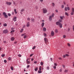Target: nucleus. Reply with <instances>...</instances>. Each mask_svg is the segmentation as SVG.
Segmentation results:
<instances>
[{"instance_id": "69168bd1", "label": "nucleus", "mask_w": 74, "mask_h": 74, "mask_svg": "<svg viewBox=\"0 0 74 74\" xmlns=\"http://www.w3.org/2000/svg\"><path fill=\"white\" fill-rule=\"evenodd\" d=\"M16 11V9H14V12H15Z\"/></svg>"}, {"instance_id": "ea45409f", "label": "nucleus", "mask_w": 74, "mask_h": 74, "mask_svg": "<svg viewBox=\"0 0 74 74\" xmlns=\"http://www.w3.org/2000/svg\"><path fill=\"white\" fill-rule=\"evenodd\" d=\"M40 65H41V66H42V65H43V62H41Z\"/></svg>"}, {"instance_id": "bf43d9fd", "label": "nucleus", "mask_w": 74, "mask_h": 74, "mask_svg": "<svg viewBox=\"0 0 74 74\" xmlns=\"http://www.w3.org/2000/svg\"><path fill=\"white\" fill-rule=\"evenodd\" d=\"M56 12H58V10H56Z\"/></svg>"}, {"instance_id": "423d86ee", "label": "nucleus", "mask_w": 74, "mask_h": 74, "mask_svg": "<svg viewBox=\"0 0 74 74\" xmlns=\"http://www.w3.org/2000/svg\"><path fill=\"white\" fill-rule=\"evenodd\" d=\"M6 4L8 5H10L12 4V3L11 2H6Z\"/></svg>"}, {"instance_id": "a878e982", "label": "nucleus", "mask_w": 74, "mask_h": 74, "mask_svg": "<svg viewBox=\"0 0 74 74\" xmlns=\"http://www.w3.org/2000/svg\"><path fill=\"white\" fill-rule=\"evenodd\" d=\"M58 30L57 29H56L55 30V32H56V33H58Z\"/></svg>"}, {"instance_id": "f03ea898", "label": "nucleus", "mask_w": 74, "mask_h": 74, "mask_svg": "<svg viewBox=\"0 0 74 74\" xmlns=\"http://www.w3.org/2000/svg\"><path fill=\"white\" fill-rule=\"evenodd\" d=\"M43 12L44 14H45L47 12V10L46 8H43L42 9Z\"/></svg>"}, {"instance_id": "3c124183", "label": "nucleus", "mask_w": 74, "mask_h": 74, "mask_svg": "<svg viewBox=\"0 0 74 74\" xmlns=\"http://www.w3.org/2000/svg\"><path fill=\"white\" fill-rule=\"evenodd\" d=\"M4 63H7V60H4Z\"/></svg>"}, {"instance_id": "49530a36", "label": "nucleus", "mask_w": 74, "mask_h": 74, "mask_svg": "<svg viewBox=\"0 0 74 74\" xmlns=\"http://www.w3.org/2000/svg\"><path fill=\"white\" fill-rule=\"evenodd\" d=\"M66 35H64L63 36V37L64 38H66Z\"/></svg>"}, {"instance_id": "c03bdc74", "label": "nucleus", "mask_w": 74, "mask_h": 74, "mask_svg": "<svg viewBox=\"0 0 74 74\" xmlns=\"http://www.w3.org/2000/svg\"><path fill=\"white\" fill-rule=\"evenodd\" d=\"M54 65L55 66H57V64L56 63H54Z\"/></svg>"}, {"instance_id": "6ab92c4d", "label": "nucleus", "mask_w": 74, "mask_h": 74, "mask_svg": "<svg viewBox=\"0 0 74 74\" xmlns=\"http://www.w3.org/2000/svg\"><path fill=\"white\" fill-rule=\"evenodd\" d=\"M8 60H10V61L11 60V57H9L8 58Z\"/></svg>"}, {"instance_id": "09e8293b", "label": "nucleus", "mask_w": 74, "mask_h": 74, "mask_svg": "<svg viewBox=\"0 0 74 74\" xmlns=\"http://www.w3.org/2000/svg\"><path fill=\"white\" fill-rule=\"evenodd\" d=\"M47 70H49V66H47Z\"/></svg>"}, {"instance_id": "f257e3e1", "label": "nucleus", "mask_w": 74, "mask_h": 74, "mask_svg": "<svg viewBox=\"0 0 74 74\" xmlns=\"http://www.w3.org/2000/svg\"><path fill=\"white\" fill-rule=\"evenodd\" d=\"M3 15L4 16L5 18H8V15H7V13H6L5 12H3Z\"/></svg>"}, {"instance_id": "864d4df0", "label": "nucleus", "mask_w": 74, "mask_h": 74, "mask_svg": "<svg viewBox=\"0 0 74 74\" xmlns=\"http://www.w3.org/2000/svg\"><path fill=\"white\" fill-rule=\"evenodd\" d=\"M64 5H62V8H64Z\"/></svg>"}, {"instance_id": "c85d7f7f", "label": "nucleus", "mask_w": 74, "mask_h": 74, "mask_svg": "<svg viewBox=\"0 0 74 74\" xmlns=\"http://www.w3.org/2000/svg\"><path fill=\"white\" fill-rule=\"evenodd\" d=\"M68 71V70H65L64 71V73H67V72Z\"/></svg>"}, {"instance_id": "a211bd4d", "label": "nucleus", "mask_w": 74, "mask_h": 74, "mask_svg": "<svg viewBox=\"0 0 74 74\" xmlns=\"http://www.w3.org/2000/svg\"><path fill=\"white\" fill-rule=\"evenodd\" d=\"M43 30L45 32L46 30V29L45 27H44L43 28Z\"/></svg>"}, {"instance_id": "2f4dec72", "label": "nucleus", "mask_w": 74, "mask_h": 74, "mask_svg": "<svg viewBox=\"0 0 74 74\" xmlns=\"http://www.w3.org/2000/svg\"><path fill=\"white\" fill-rule=\"evenodd\" d=\"M13 4H14V5H16V4L15 3V2H13Z\"/></svg>"}, {"instance_id": "5701e85b", "label": "nucleus", "mask_w": 74, "mask_h": 74, "mask_svg": "<svg viewBox=\"0 0 74 74\" xmlns=\"http://www.w3.org/2000/svg\"><path fill=\"white\" fill-rule=\"evenodd\" d=\"M23 29H22L20 31V32L22 33V32H23Z\"/></svg>"}, {"instance_id": "39448f33", "label": "nucleus", "mask_w": 74, "mask_h": 74, "mask_svg": "<svg viewBox=\"0 0 74 74\" xmlns=\"http://www.w3.org/2000/svg\"><path fill=\"white\" fill-rule=\"evenodd\" d=\"M51 36H52V37H53V36H54L55 35V33H54V32H53V31H51Z\"/></svg>"}, {"instance_id": "dca6fc26", "label": "nucleus", "mask_w": 74, "mask_h": 74, "mask_svg": "<svg viewBox=\"0 0 74 74\" xmlns=\"http://www.w3.org/2000/svg\"><path fill=\"white\" fill-rule=\"evenodd\" d=\"M31 21L33 22H34V18H32Z\"/></svg>"}, {"instance_id": "1a4fd4ad", "label": "nucleus", "mask_w": 74, "mask_h": 74, "mask_svg": "<svg viewBox=\"0 0 74 74\" xmlns=\"http://www.w3.org/2000/svg\"><path fill=\"white\" fill-rule=\"evenodd\" d=\"M56 25H59L60 23V22H56Z\"/></svg>"}, {"instance_id": "ddd939ff", "label": "nucleus", "mask_w": 74, "mask_h": 74, "mask_svg": "<svg viewBox=\"0 0 74 74\" xmlns=\"http://www.w3.org/2000/svg\"><path fill=\"white\" fill-rule=\"evenodd\" d=\"M59 26L60 28H62V24L60 23Z\"/></svg>"}, {"instance_id": "bb28decb", "label": "nucleus", "mask_w": 74, "mask_h": 74, "mask_svg": "<svg viewBox=\"0 0 74 74\" xmlns=\"http://www.w3.org/2000/svg\"><path fill=\"white\" fill-rule=\"evenodd\" d=\"M60 18L61 19V20L63 19V16H60Z\"/></svg>"}, {"instance_id": "c9c22d12", "label": "nucleus", "mask_w": 74, "mask_h": 74, "mask_svg": "<svg viewBox=\"0 0 74 74\" xmlns=\"http://www.w3.org/2000/svg\"><path fill=\"white\" fill-rule=\"evenodd\" d=\"M67 9L68 10H70V8L69 7H67Z\"/></svg>"}, {"instance_id": "412c9836", "label": "nucleus", "mask_w": 74, "mask_h": 74, "mask_svg": "<svg viewBox=\"0 0 74 74\" xmlns=\"http://www.w3.org/2000/svg\"><path fill=\"white\" fill-rule=\"evenodd\" d=\"M14 32H15V31L14 30H13L10 32V33H13Z\"/></svg>"}, {"instance_id": "5fc2aeb1", "label": "nucleus", "mask_w": 74, "mask_h": 74, "mask_svg": "<svg viewBox=\"0 0 74 74\" xmlns=\"http://www.w3.org/2000/svg\"><path fill=\"white\" fill-rule=\"evenodd\" d=\"M65 56H69V55H68V54H65Z\"/></svg>"}, {"instance_id": "7c9ffc66", "label": "nucleus", "mask_w": 74, "mask_h": 74, "mask_svg": "<svg viewBox=\"0 0 74 74\" xmlns=\"http://www.w3.org/2000/svg\"><path fill=\"white\" fill-rule=\"evenodd\" d=\"M24 10H25V9H23L21 10V12H23V11H24Z\"/></svg>"}, {"instance_id": "b1692460", "label": "nucleus", "mask_w": 74, "mask_h": 74, "mask_svg": "<svg viewBox=\"0 0 74 74\" xmlns=\"http://www.w3.org/2000/svg\"><path fill=\"white\" fill-rule=\"evenodd\" d=\"M72 12H74V8H72Z\"/></svg>"}, {"instance_id": "c756f323", "label": "nucleus", "mask_w": 74, "mask_h": 74, "mask_svg": "<svg viewBox=\"0 0 74 74\" xmlns=\"http://www.w3.org/2000/svg\"><path fill=\"white\" fill-rule=\"evenodd\" d=\"M67 8L66 7H65V11H67Z\"/></svg>"}, {"instance_id": "0e129e2a", "label": "nucleus", "mask_w": 74, "mask_h": 74, "mask_svg": "<svg viewBox=\"0 0 74 74\" xmlns=\"http://www.w3.org/2000/svg\"><path fill=\"white\" fill-rule=\"evenodd\" d=\"M34 60V59L33 58H32L31 59V60L32 61H33Z\"/></svg>"}, {"instance_id": "052dcab7", "label": "nucleus", "mask_w": 74, "mask_h": 74, "mask_svg": "<svg viewBox=\"0 0 74 74\" xmlns=\"http://www.w3.org/2000/svg\"><path fill=\"white\" fill-rule=\"evenodd\" d=\"M43 0H40V2H43Z\"/></svg>"}, {"instance_id": "f8f14e48", "label": "nucleus", "mask_w": 74, "mask_h": 74, "mask_svg": "<svg viewBox=\"0 0 74 74\" xmlns=\"http://www.w3.org/2000/svg\"><path fill=\"white\" fill-rule=\"evenodd\" d=\"M41 26L42 27H44V22H43L42 23Z\"/></svg>"}, {"instance_id": "4468645a", "label": "nucleus", "mask_w": 74, "mask_h": 74, "mask_svg": "<svg viewBox=\"0 0 74 74\" xmlns=\"http://www.w3.org/2000/svg\"><path fill=\"white\" fill-rule=\"evenodd\" d=\"M34 70L35 71H37L38 70V68L36 67L35 68V69H34Z\"/></svg>"}, {"instance_id": "cd10ccee", "label": "nucleus", "mask_w": 74, "mask_h": 74, "mask_svg": "<svg viewBox=\"0 0 74 74\" xmlns=\"http://www.w3.org/2000/svg\"><path fill=\"white\" fill-rule=\"evenodd\" d=\"M74 12H71V15H74Z\"/></svg>"}, {"instance_id": "f704fd0d", "label": "nucleus", "mask_w": 74, "mask_h": 74, "mask_svg": "<svg viewBox=\"0 0 74 74\" xmlns=\"http://www.w3.org/2000/svg\"><path fill=\"white\" fill-rule=\"evenodd\" d=\"M8 15L9 16H11V15L10 13H8Z\"/></svg>"}, {"instance_id": "6e6552de", "label": "nucleus", "mask_w": 74, "mask_h": 74, "mask_svg": "<svg viewBox=\"0 0 74 74\" xmlns=\"http://www.w3.org/2000/svg\"><path fill=\"white\" fill-rule=\"evenodd\" d=\"M17 18L16 17H14V18L13 19V20L14 21V22H16V18Z\"/></svg>"}, {"instance_id": "4d7b16f0", "label": "nucleus", "mask_w": 74, "mask_h": 74, "mask_svg": "<svg viewBox=\"0 0 74 74\" xmlns=\"http://www.w3.org/2000/svg\"><path fill=\"white\" fill-rule=\"evenodd\" d=\"M59 59H60V60H62V58H61L60 57H59L58 58Z\"/></svg>"}, {"instance_id": "79ce46f5", "label": "nucleus", "mask_w": 74, "mask_h": 74, "mask_svg": "<svg viewBox=\"0 0 74 74\" xmlns=\"http://www.w3.org/2000/svg\"><path fill=\"white\" fill-rule=\"evenodd\" d=\"M2 57H4V56H5V54H2L1 55Z\"/></svg>"}, {"instance_id": "0eeeda50", "label": "nucleus", "mask_w": 74, "mask_h": 74, "mask_svg": "<svg viewBox=\"0 0 74 74\" xmlns=\"http://www.w3.org/2000/svg\"><path fill=\"white\" fill-rule=\"evenodd\" d=\"M52 16H49V20L50 21H52Z\"/></svg>"}, {"instance_id": "393cba45", "label": "nucleus", "mask_w": 74, "mask_h": 74, "mask_svg": "<svg viewBox=\"0 0 74 74\" xmlns=\"http://www.w3.org/2000/svg\"><path fill=\"white\" fill-rule=\"evenodd\" d=\"M39 71H41V66H40L39 67Z\"/></svg>"}, {"instance_id": "9b49d317", "label": "nucleus", "mask_w": 74, "mask_h": 74, "mask_svg": "<svg viewBox=\"0 0 74 74\" xmlns=\"http://www.w3.org/2000/svg\"><path fill=\"white\" fill-rule=\"evenodd\" d=\"M14 40H15V38H14L13 37H12L11 38V41H13Z\"/></svg>"}, {"instance_id": "72a5a7b5", "label": "nucleus", "mask_w": 74, "mask_h": 74, "mask_svg": "<svg viewBox=\"0 0 74 74\" xmlns=\"http://www.w3.org/2000/svg\"><path fill=\"white\" fill-rule=\"evenodd\" d=\"M54 13H53L51 15V17H53V16H54Z\"/></svg>"}, {"instance_id": "680f3d73", "label": "nucleus", "mask_w": 74, "mask_h": 74, "mask_svg": "<svg viewBox=\"0 0 74 74\" xmlns=\"http://www.w3.org/2000/svg\"><path fill=\"white\" fill-rule=\"evenodd\" d=\"M63 58H65V57H66V55H63Z\"/></svg>"}, {"instance_id": "20e7f679", "label": "nucleus", "mask_w": 74, "mask_h": 74, "mask_svg": "<svg viewBox=\"0 0 74 74\" xmlns=\"http://www.w3.org/2000/svg\"><path fill=\"white\" fill-rule=\"evenodd\" d=\"M3 33L4 34L8 33V31L7 29H5L3 31Z\"/></svg>"}, {"instance_id": "774afa93", "label": "nucleus", "mask_w": 74, "mask_h": 74, "mask_svg": "<svg viewBox=\"0 0 74 74\" xmlns=\"http://www.w3.org/2000/svg\"><path fill=\"white\" fill-rule=\"evenodd\" d=\"M73 30L74 32V26H73Z\"/></svg>"}, {"instance_id": "603ef678", "label": "nucleus", "mask_w": 74, "mask_h": 74, "mask_svg": "<svg viewBox=\"0 0 74 74\" xmlns=\"http://www.w3.org/2000/svg\"><path fill=\"white\" fill-rule=\"evenodd\" d=\"M53 68L54 69H56V66H53Z\"/></svg>"}, {"instance_id": "4be33fe9", "label": "nucleus", "mask_w": 74, "mask_h": 74, "mask_svg": "<svg viewBox=\"0 0 74 74\" xmlns=\"http://www.w3.org/2000/svg\"><path fill=\"white\" fill-rule=\"evenodd\" d=\"M11 70H12V71H13V70H14V68H13V67H12V66L11 67Z\"/></svg>"}, {"instance_id": "7ed1b4c3", "label": "nucleus", "mask_w": 74, "mask_h": 74, "mask_svg": "<svg viewBox=\"0 0 74 74\" xmlns=\"http://www.w3.org/2000/svg\"><path fill=\"white\" fill-rule=\"evenodd\" d=\"M44 40L45 41V42L46 44H47V43L48 42V39H47V38H44Z\"/></svg>"}, {"instance_id": "37998d69", "label": "nucleus", "mask_w": 74, "mask_h": 74, "mask_svg": "<svg viewBox=\"0 0 74 74\" xmlns=\"http://www.w3.org/2000/svg\"><path fill=\"white\" fill-rule=\"evenodd\" d=\"M52 5L53 7H54V6H55V3H52Z\"/></svg>"}, {"instance_id": "4c0bfd02", "label": "nucleus", "mask_w": 74, "mask_h": 74, "mask_svg": "<svg viewBox=\"0 0 74 74\" xmlns=\"http://www.w3.org/2000/svg\"><path fill=\"white\" fill-rule=\"evenodd\" d=\"M58 21L59 22H62V20H59Z\"/></svg>"}, {"instance_id": "f3484780", "label": "nucleus", "mask_w": 74, "mask_h": 74, "mask_svg": "<svg viewBox=\"0 0 74 74\" xmlns=\"http://www.w3.org/2000/svg\"><path fill=\"white\" fill-rule=\"evenodd\" d=\"M65 15H67V16H68L69 15V14H68V13L66 12H65Z\"/></svg>"}, {"instance_id": "a18cd8bd", "label": "nucleus", "mask_w": 74, "mask_h": 74, "mask_svg": "<svg viewBox=\"0 0 74 74\" xmlns=\"http://www.w3.org/2000/svg\"><path fill=\"white\" fill-rule=\"evenodd\" d=\"M18 55L19 57H21L22 56L21 54H18Z\"/></svg>"}, {"instance_id": "a19ab883", "label": "nucleus", "mask_w": 74, "mask_h": 74, "mask_svg": "<svg viewBox=\"0 0 74 74\" xmlns=\"http://www.w3.org/2000/svg\"><path fill=\"white\" fill-rule=\"evenodd\" d=\"M44 37H46L47 36V34L45 33H44Z\"/></svg>"}, {"instance_id": "e2e57ef3", "label": "nucleus", "mask_w": 74, "mask_h": 74, "mask_svg": "<svg viewBox=\"0 0 74 74\" xmlns=\"http://www.w3.org/2000/svg\"><path fill=\"white\" fill-rule=\"evenodd\" d=\"M34 64H36V63H37V62L36 61L34 62Z\"/></svg>"}, {"instance_id": "473e14b6", "label": "nucleus", "mask_w": 74, "mask_h": 74, "mask_svg": "<svg viewBox=\"0 0 74 74\" xmlns=\"http://www.w3.org/2000/svg\"><path fill=\"white\" fill-rule=\"evenodd\" d=\"M67 45L69 47H70V46H71L70 44V43H68Z\"/></svg>"}, {"instance_id": "8fccbe9b", "label": "nucleus", "mask_w": 74, "mask_h": 74, "mask_svg": "<svg viewBox=\"0 0 74 74\" xmlns=\"http://www.w3.org/2000/svg\"><path fill=\"white\" fill-rule=\"evenodd\" d=\"M30 19V18L29 17H28V18H27V20L28 21H29Z\"/></svg>"}, {"instance_id": "13d9d810", "label": "nucleus", "mask_w": 74, "mask_h": 74, "mask_svg": "<svg viewBox=\"0 0 74 74\" xmlns=\"http://www.w3.org/2000/svg\"><path fill=\"white\" fill-rule=\"evenodd\" d=\"M26 35L24 36V38H26Z\"/></svg>"}, {"instance_id": "e433bc0d", "label": "nucleus", "mask_w": 74, "mask_h": 74, "mask_svg": "<svg viewBox=\"0 0 74 74\" xmlns=\"http://www.w3.org/2000/svg\"><path fill=\"white\" fill-rule=\"evenodd\" d=\"M35 48H36V46H34V47L32 48V49H35Z\"/></svg>"}, {"instance_id": "58836bf2", "label": "nucleus", "mask_w": 74, "mask_h": 74, "mask_svg": "<svg viewBox=\"0 0 74 74\" xmlns=\"http://www.w3.org/2000/svg\"><path fill=\"white\" fill-rule=\"evenodd\" d=\"M30 62L29 61H27V64H30Z\"/></svg>"}, {"instance_id": "6e6d98bb", "label": "nucleus", "mask_w": 74, "mask_h": 74, "mask_svg": "<svg viewBox=\"0 0 74 74\" xmlns=\"http://www.w3.org/2000/svg\"><path fill=\"white\" fill-rule=\"evenodd\" d=\"M25 34H22L21 35V36H24Z\"/></svg>"}, {"instance_id": "338daca9", "label": "nucleus", "mask_w": 74, "mask_h": 74, "mask_svg": "<svg viewBox=\"0 0 74 74\" xmlns=\"http://www.w3.org/2000/svg\"><path fill=\"white\" fill-rule=\"evenodd\" d=\"M50 60H51V61H52V58H51Z\"/></svg>"}, {"instance_id": "9d476101", "label": "nucleus", "mask_w": 74, "mask_h": 74, "mask_svg": "<svg viewBox=\"0 0 74 74\" xmlns=\"http://www.w3.org/2000/svg\"><path fill=\"white\" fill-rule=\"evenodd\" d=\"M27 27L30 26V24H29V22H28L27 23Z\"/></svg>"}, {"instance_id": "de8ad7c7", "label": "nucleus", "mask_w": 74, "mask_h": 74, "mask_svg": "<svg viewBox=\"0 0 74 74\" xmlns=\"http://www.w3.org/2000/svg\"><path fill=\"white\" fill-rule=\"evenodd\" d=\"M29 67H30V66L29 65H27V69H28Z\"/></svg>"}, {"instance_id": "aec40b11", "label": "nucleus", "mask_w": 74, "mask_h": 74, "mask_svg": "<svg viewBox=\"0 0 74 74\" xmlns=\"http://www.w3.org/2000/svg\"><path fill=\"white\" fill-rule=\"evenodd\" d=\"M38 73H42V71H38Z\"/></svg>"}, {"instance_id": "2eb2a0df", "label": "nucleus", "mask_w": 74, "mask_h": 74, "mask_svg": "<svg viewBox=\"0 0 74 74\" xmlns=\"http://www.w3.org/2000/svg\"><path fill=\"white\" fill-rule=\"evenodd\" d=\"M7 23H4L3 24V26L5 27H6V26H7Z\"/></svg>"}]
</instances>
